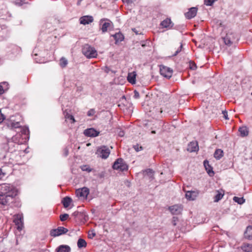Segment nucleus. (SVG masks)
Masks as SVG:
<instances>
[{
	"mask_svg": "<svg viewBox=\"0 0 252 252\" xmlns=\"http://www.w3.org/2000/svg\"><path fill=\"white\" fill-rule=\"evenodd\" d=\"M15 189L9 184H4L0 187V204L5 205L16 195Z\"/></svg>",
	"mask_w": 252,
	"mask_h": 252,
	"instance_id": "1",
	"label": "nucleus"
},
{
	"mask_svg": "<svg viewBox=\"0 0 252 252\" xmlns=\"http://www.w3.org/2000/svg\"><path fill=\"white\" fill-rule=\"evenodd\" d=\"M82 53L87 58H96L97 55L96 50L88 44H85L83 46Z\"/></svg>",
	"mask_w": 252,
	"mask_h": 252,
	"instance_id": "2",
	"label": "nucleus"
},
{
	"mask_svg": "<svg viewBox=\"0 0 252 252\" xmlns=\"http://www.w3.org/2000/svg\"><path fill=\"white\" fill-rule=\"evenodd\" d=\"M113 168L115 170L124 171L127 170L128 166L122 158H118L114 163Z\"/></svg>",
	"mask_w": 252,
	"mask_h": 252,
	"instance_id": "3",
	"label": "nucleus"
},
{
	"mask_svg": "<svg viewBox=\"0 0 252 252\" xmlns=\"http://www.w3.org/2000/svg\"><path fill=\"white\" fill-rule=\"evenodd\" d=\"M110 150L105 146L98 147L96 152V154L102 158H107L110 155Z\"/></svg>",
	"mask_w": 252,
	"mask_h": 252,
	"instance_id": "4",
	"label": "nucleus"
},
{
	"mask_svg": "<svg viewBox=\"0 0 252 252\" xmlns=\"http://www.w3.org/2000/svg\"><path fill=\"white\" fill-rule=\"evenodd\" d=\"M236 39L235 33L232 32H228L224 37H223V41L225 45L230 46Z\"/></svg>",
	"mask_w": 252,
	"mask_h": 252,
	"instance_id": "5",
	"label": "nucleus"
},
{
	"mask_svg": "<svg viewBox=\"0 0 252 252\" xmlns=\"http://www.w3.org/2000/svg\"><path fill=\"white\" fill-rule=\"evenodd\" d=\"M173 70L164 65L160 66V73L164 77L169 79L172 75Z\"/></svg>",
	"mask_w": 252,
	"mask_h": 252,
	"instance_id": "6",
	"label": "nucleus"
},
{
	"mask_svg": "<svg viewBox=\"0 0 252 252\" xmlns=\"http://www.w3.org/2000/svg\"><path fill=\"white\" fill-rule=\"evenodd\" d=\"M68 232V229L62 226L58 227L57 229H52L50 231V235L53 237H56L65 234Z\"/></svg>",
	"mask_w": 252,
	"mask_h": 252,
	"instance_id": "7",
	"label": "nucleus"
},
{
	"mask_svg": "<svg viewBox=\"0 0 252 252\" xmlns=\"http://www.w3.org/2000/svg\"><path fill=\"white\" fill-rule=\"evenodd\" d=\"M76 195L81 198H86L89 193V189L86 187L79 189L76 190Z\"/></svg>",
	"mask_w": 252,
	"mask_h": 252,
	"instance_id": "8",
	"label": "nucleus"
},
{
	"mask_svg": "<svg viewBox=\"0 0 252 252\" xmlns=\"http://www.w3.org/2000/svg\"><path fill=\"white\" fill-rule=\"evenodd\" d=\"M14 222L17 226V229L21 230L23 225V217L22 215L18 214L14 216Z\"/></svg>",
	"mask_w": 252,
	"mask_h": 252,
	"instance_id": "9",
	"label": "nucleus"
},
{
	"mask_svg": "<svg viewBox=\"0 0 252 252\" xmlns=\"http://www.w3.org/2000/svg\"><path fill=\"white\" fill-rule=\"evenodd\" d=\"M169 210L173 215H179L181 213L183 207L181 205H174L168 208Z\"/></svg>",
	"mask_w": 252,
	"mask_h": 252,
	"instance_id": "10",
	"label": "nucleus"
},
{
	"mask_svg": "<svg viewBox=\"0 0 252 252\" xmlns=\"http://www.w3.org/2000/svg\"><path fill=\"white\" fill-rule=\"evenodd\" d=\"M99 133V131L93 128H88L84 131V134L88 137H96L98 135Z\"/></svg>",
	"mask_w": 252,
	"mask_h": 252,
	"instance_id": "11",
	"label": "nucleus"
},
{
	"mask_svg": "<svg viewBox=\"0 0 252 252\" xmlns=\"http://www.w3.org/2000/svg\"><path fill=\"white\" fill-rule=\"evenodd\" d=\"M111 21L108 19H101L100 21V24L102 25L101 31L103 33L107 31L108 28L110 26Z\"/></svg>",
	"mask_w": 252,
	"mask_h": 252,
	"instance_id": "12",
	"label": "nucleus"
},
{
	"mask_svg": "<svg viewBox=\"0 0 252 252\" xmlns=\"http://www.w3.org/2000/svg\"><path fill=\"white\" fill-rule=\"evenodd\" d=\"M21 137V135L20 134H17L15 136H13L12 138V141H9L8 142V145L9 146H14L15 143L17 144H22L24 141H23V139L22 140L20 139H18Z\"/></svg>",
	"mask_w": 252,
	"mask_h": 252,
	"instance_id": "13",
	"label": "nucleus"
},
{
	"mask_svg": "<svg viewBox=\"0 0 252 252\" xmlns=\"http://www.w3.org/2000/svg\"><path fill=\"white\" fill-rule=\"evenodd\" d=\"M160 26L164 28L171 29L173 26V23L170 18H167L160 23Z\"/></svg>",
	"mask_w": 252,
	"mask_h": 252,
	"instance_id": "14",
	"label": "nucleus"
},
{
	"mask_svg": "<svg viewBox=\"0 0 252 252\" xmlns=\"http://www.w3.org/2000/svg\"><path fill=\"white\" fill-rule=\"evenodd\" d=\"M199 149L198 143L196 141H192L188 145L187 150L189 152L197 151Z\"/></svg>",
	"mask_w": 252,
	"mask_h": 252,
	"instance_id": "15",
	"label": "nucleus"
},
{
	"mask_svg": "<svg viewBox=\"0 0 252 252\" xmlns=\"http://www.w3.org/2000/svg\"><path fill=\"white\" fill-rule=\"evenodd\" d=\"M93 20L94 19L92 16H84L80 18V23L83 25H87L93 22Z\"/></svg>",
	"mask_w": 252,
	"mask_h": 252,
	"instance_id": "16",
	"label": "nucleus"
},
{
	"mask_svg": "<svg viewBox=\"0 0 252 252\" xmlns=\"http://www.w3.org/2000/svg\"><path fill=\"white\" fill-rule=\"evenodd\" d=\"M198 194L197 191H188L186 193V197L188 200H194Z\"/></svg>",
	"mask_w": 252,
	"mask_h": 252,
	"instance_id": "17",
	"label": "nucleus"
},
{
	"mask_svg": "<svg viewBox=\"0 0 252 252\" xmlns=\"http://www.w3.org/2000/svg\"><path fill=\"white\" fill-rule=\"evenodd\" d=\"M197 9L196 7H191L189 11L185 13V16L187 18L189 19L194 17L197 13Z\"/></svg>",
	"mask_w": 252,
	"mask_h": 252,
	"instance_id": "18",
	"label": "nucleus"
},
{
	"mask_svg": "<svg viewBox=\"0 0 252 252\" xmlns=\"http://www.w3.org/2000/svg\"><path fill=\"white\" fill-rule=\"evenodd\" d=\"M136 73L133 71L128 74L127 79L130 83L134 84L136 83Z\"/></svg>",
	"mask_w": 252,
	"mask_h": 252,
	"instance_id": "19",
	"label": "nucleus"
},
{
	"mask_svg": "<svg viewBox=\"0 0 252 252\" xmlns=\"http://www.w3.org/2000/svg\"><path fill=\"white\" fill-rule=\"evenodd\" d=\"M244 236L246 238L252 240V226H248L244 233Z\"/></svg>",
	"mask_w": 252,
	"mask_h": 252,
	"instance_id": "20",
	"label": "nucleus"
},
{
	"mask_svg": "<svg viewBox=\"0 0 252 252\" xmlns=\"http://www.w3.org/2000/svg\"><path fill=\"white\" fill-rule=\"evenodd\" d=\"M112 36L114 38L116 44L122 41L124 39V35L121 32H117Z\"/></svg>",
	"mask_w": 252,
	"mask_h": 252,
	"instance_id": "21",
	"label": "nucleus"
},
{
	"mask_svg": "<svg viewBox=\"0 0 252 252\" xmlns=\"http://www.w3.org/2000/svg\"><path fill=\"white\" fill-rule=\"evenodd\" d=\"M204 165L205 167V169L207 172V173L209 174L210 176H212L214 174V172L212 170V167L210 166L209 164V162L207 160H205L204 161Z\"/></svg>",
	"mask_w": 252,
	"mask_h": 252,
	"instance_id": "22",
	"label": "nucleus"
},
{
	"mask_svg": "<svg viewBox=\"0 0 252 252\" xmlns=\"http://www.w3.org/2000/svg\"><path fill=\"white\" fill-rule=\"evenodd\" d=\"M71 202V198L67 196H66L64 198H63V200H62V203L64 208H67L68 207H69Z\"/></svg>",
	"mask_w": 252,
	"mask_h": 252,
	"instance_id": "23",
	"label": "nucleus"
},
{
	"mask_svg": "<svg viewBox=\"0 0 252 252\" xmlns=\"http://www.w3.org/2000/svg\"><path fill=\"white\" fill-rule=\"evenodd\" d=\"M239 131L240 133L241 136L244 137L246 136L249 134L248 129L246 126H242L239 128Z\"/></svg>",
	"mask_w": 252,
	"mask_h": 252,
	"instance_id": "24",
	"label": "nucleus"
},
{
	"mask_svg": "<svg viewBox=\"0 0 252 252\" xmlns=\"http://www.w3.org/2000/svg\"><path fill=\"white\" fill-rule=\"evenodd\" d=\"M223 151L221 149H217L214 153V157L217 159H220L223 156Z\"/></svg>",
	"mask_w": 252,
	"mask_h": 252,
	"instance_id": "25",
	"label": "nucleus"
},
{
	"mask_svg": "<svg viewBox=\"0 0 252 252\" xmlns=\"http://www.w3.org/2000/svg\"><path fill=\"white\" fill-rule=\"evenodd\" d=\"M70 249L67 246L62 245L57 249V252H70Z\"/></svg>",
	"mask_w": 252,
	"mask_h": 252,
	"instance_id": "26",
	"label": "nucleus"
},
{
	"mask_svg": "<svg viewBox=\"0 0 252 252\" xmlns=\"http://www.w3.org/2000/svg\"><path fill=\"white\" fill-rule=\"evenodd\" d=\"M242 249L246 252H252V245L244 244L242 246Z\"/></svg>",
	"mask_w": 252,
	"mask_h": 252,
	"instance_id": "27",
	"label": "nucleus"
},
{
	"mask_svg": "<svg viewBox=\"0 0 252 252\" xmlns=\"http://www.w3.org/2000/svg\"><path fill=\"white\" fill-rule=\"evenodd\" d=\"M77 246L80 249L85 248L87 246V243L85 240L80 238L77 242Z\"/></svg>",
	"mask_w": 252,
	"mask_h": 252,
	"instance_id": "28",
	"label": "nucleus"
},
{
	"mask_svg": "<svg viewBox=\"0 0 252 252\" xmlns=\"http://www.w3.org/2000/svg\"><path fill=\"white\" fill-rule=\"evenodd\" d=\"M233 199L235 202H237L239 204H242L245 201V199H244L243 197H238L234 196L233 197Z\"/></svg>",
	"mask_w": 252,
	"mask_h": 252,
	"instance_id": "29",
	"label": "nucleus"
},
{
	"mask_svg": "<svg viewBox=\"0 0 252 252\" xmlns=\"http://www.w3.org/2000/svg\"><path fill=\"white\" fill-rule=\"evenodd\" d=\"M8 126L11 128H19L20 127V123L19 122H10L8 124Z\"/></svg>",
	"mask_w": 252,
	"mask_h": 252,
	"instance_id": "30",
	"label": "nucleus"
},
{
	"mask_svg": "<svg viewBox=\"0 0 252 252\" xmlns=\"http://www.w3.org/2000/svg\"><path fill=\"white\" fill-rule=\"evenodd\" d=\"M67 60L65 58L63 57L61 59L60 64L61 67H64L67 64Z\"/></svg>",
	"mask_w": 252,
	"mask_h": 252,
	"instance_id": "31",
	"label": "nucleus"
},
{
	"mask_svg": "<svg viewBox=\"0 0 252 252\" xmlns=\"http://www.w3.org/2000/svg\"><path fill=\"white\" fill-rule=\"evenodd\" d=\"M64 117L66 120H69L72 121L71 123H74L75 122L74 117L72 115L68 114L67 113L64 114Z\"/></svg>",
	"mask_w": 252,
	"mask_h": 252,
	"instance_id": "32",
	"label": "nucleus"
},
{
	"mask_svg": "<svg viewBox=\"0 0 252 252\" xmlns=\"http://www.w3.org/2000/svg\"><path fill=\"white\" fill-rule=\"evenodd\" d=\"M223 194L221 193L218 192L217 194L215 196V202H218L223 197Z\"/></svg>",
	"mask_w": 252,
	"mask_h": 252,
	"instance_id": "33",
	"label": "nucleus"
},
{
	"mask_svg": "<svg viewBox=\"0 0 252 252\" xmlns=\"http://www.w3.org/2000/svg\"><path fill=\"white\" fill-rule=\"evenodd\" d=\"M81 168L83 171H87L88 172H90L92 171V169L87 165L82 166Z\"/></svg>",
	"mask_w": 252,
	"mask_h": 252,
	"instance_id": "34",
	"label": "nucleus"
},
{
	"mask_svg": "<svg viewBox=\"0 0 252 252\" xmlns=\"http://www.w3.org/2000/svg\"><path fill=\"white\" fill-rule=\"evenodd\" d=\"M69 217V215L67 214H64L63 215H61L60 218L62 221H64L66 220Z\"/></svg>",
	"mask_w": 252,
	"mask_h": 252,
	"instance_id": "35",
	"label": "nucleus"
},
{
	"mask_svg": "<svg viewBox=\"0 0 252 252\" xmlns=\"http://www.w3.org/2000/svg\"><path fill=\"white\" fill-rule=\"evenodd\" d=\"M95 113V111L94 109H91L88 111V112L87 113V115L88 116H92L94 115Z\"/></svg>",
	"mask_w": 252,
	"mask_h": 252,
	"instance_id": "36",
	"label": "nucleus"
},
{
	"mask_svg": "<svg viewBox=\"0 0 252 252\" xmlns=\"http://www.w3.org/2000/svg\"><path fill=\"white\" fill-rule=\"evenodd\" d=\"M133 148L136 152H139L143 150L142 147L139 146L138 145L134 146Z\"/></svg>",
	"mask_w": 252,
	"mask_h": 252,
	"instance_id": "37",
	"label": "nucleus"
},
{
	"mask_svg": "<svg viewBox=\"0 0 252 252\" xmlns=\"http://www.w3.org/2000/svg\"><path fill=\"white\" fill-rule=\"evenodd\" d=\"M95 236V233L93 231H92L91 232H89L88 237L89 238L92 239Z\"/></svg>",
	"mask_w": 252,
	"mask_h": 252,
	"instance_id": "38",
	"label": "nucleus"
},
{
	"mask_svg": "<svg viewBox=\"0 0 252 252\" xmlns=\"http://www.w3.org/2000/svg\"><path fill=\"white\" fill-rule=\"evenodd\" d=\"M182 45L181 44L180 45V46L179 47V48L176 51L175 53H174V54L173 55L174 56H176L177 55H178V54L179 53H180L181 52V51L182 50Z\"/></svg>",
	"mask_w": 252,
	"mask_h": 252,
	"instance_id": "39",
	"label": "nucleus"
},
{
	"mask_svg": "<svg viewBox=\"0 0 252 252\" xmlns=\"http://www.w3.org/2000/svg\"><path fill=\"white\" fill-rule=\"evenodd\" d=\"M139 96H139V93H138L137 91L135 90V91H134V96H133V97H134L135 98L137 99V98H139Z\"/></svg>",
	"mask_w": 252,
	"mask_h": 252,
	"instance_id": "40",
	"label": "nucleus"
},
{
	"mask_svg": "<svg viewBox=\"0 0 252 252\" xmlns=\"http://www.w3.org/2000/svg\"><path fill=\"white\" fill-rule=\"evenodd\" d=\"M4 119L5 117L4 115L1 113V111H0V124L1 123Z\"/></svg>",
	"mask_w": 252,
	"mask_h": 252,
	"instance_id": "41",
	"label": "nucleus"
},
{
	"mask_svg": "<svg viewBox=\"0 0 252 252\" xmlns=\"http://www.w3.org/2000/svg\"><path fill=\"white\" fill-rule=\"evenodd\" d=\"M144 172L146 173L147 174H149L150 175H151V176L153 175V172L152 170L150 169H148L146 170Z\"/></svg>",
	"mask_w": 252,
	"mask_h": 252,
	"instance_id": "42",
	"label": "nucleus"
},
{
	"mask_svg": "<svg viewBox=\"0 0 252 252\" xmlns=\"http://www.w3.org/2000/svg\"><path fill=\"white\" fill-rule=\"evenodd\" d=\"M196 67V65L193 63H190V68L191 69H194Z\"/></svg>",
	"mask_w": 252,
	"mask_h": 252,
	"instance_id": "43",
	"label": "nucleus"
},
{
	"mask_svg": "<svg viewBox=\"0 0 252 252\" xmlns=\"http://www.w3.org/2000/svg\"><path fill=\"white\" fill-rule=\"evenodd\" d=\"M222 113L223 114L224 117L226 120L228 119L227 112L226 111H222Z\"/></svg>",
	"mask_w": 252,
	"mask_h": 252,
	"instance_id": "44",
	"label": "nucleus"
},
{
	"mask_svg": "<svg viewBox=\"0 0 252 252\" xmlns=\"http://www.w3.org/2000/svg\"><path fill=\"white\" fill-rule=\"evenodd\" d=\"M5 175V173H3L2 170L0 168V179L2 178Z\"/></svg>",
	"mask_w": 252,
	"mask_h": 252,
	"instance_id": "45",
	"label": "nucleus"
},
{
	"mask_svg": "<svg viewBox=\"0 0 252 252\" xmlns=\"http://www.w3.org/2000/svg\"><path fill=\"white\" fill-rule=\"evenodd\" d=\"M123 2H126L127 3H131L134 2L135 0H122Z\"/></svg>",
	"mask_w": 252,
	"mask_h": 252,
	"instance_id": "46",
	"label": "nucleus"
},
{
	"mask_svg": "<svg viewBox=\"0 0 252 252\" xmlns=\"http://www.w3.org/2000/svg\"><path fill=\"white\" fill-rule=\"evenodd\" d=\"M4 93V90L3 89L2 86L0 83V94H2Z\"/></svg>",
	"mask_w": 252,
	"mask_h": 252,
	"instance_id": "47",
	"label": "nucleus"
},
{
	"mask_svg": "<svg viewBox=\"0 0 252 252\" xmlns=\"http://www.w3.org/2000/svg\"><path fill=\"white\" fill-rule=\"evenodd\" d=\"M176 220H177V218H176V217H173V224H174V225H176L175 221H176Z\"/></svg>",
	"mask_w": 252,
	"mask_h": 252,
	"instance_id": "48",
	"label": "nucleus"
},
{
	"mask_svg": "<svg viewBox=\"0 0 252 252\" xmlns=\"http://www.w3.org/2000/svg\"><path fill=\"white\" fill-rule=\"evenodd\" d=\"M124 135V132L123 131H120V133H119V136L122 137Z\"/></svg>",
	"mask_w": 252,
	"mask_h": 252,
	"instance_id": "49",
	"label": "nucleus"
},
{
	"mask_svg": "<svg viewBox=\"0 0 252 252\" xmlns=\"http://www.w3.org/2000/svg\"><path fill=\"white\" fill-rule=\"evenodd\" d=\"M64 155L65 156H67L68 155V151L66 149L64 150Z\"/></svg>",
	"mask_w": 252,
	"mask_h": 252,
	"instance_id": "50",
	"label": "nucleus"
},
{
	"mask_svg": "<svg viewBox=\"0 0 252 252\" xmlns=\"http://www.w3.org/2000/svg\"><path fill=\"white\" fill-rule=\"evenodd\" d=\"M82 0H78V4H80V2L82 1Z\"/></svg>",
	"mask_w": 252,
	"mask_h": 252,
	"instance_id": "51",
	"label": "nucleus"
},
{
	"mask_svg": "<svg viewBox=\"0 0 252 252\" xmlns=\"http://www.w3.org/2000/svg\"><path fill=\"white\" fill-rule=\"evenodd\" d=\"M152 133H155L156 132H155V131H152Z\"/></svg>",
	"mask_w": 252,
	"mask_h": 252,
	"instance_id": "52",
	"label": "nucleus"
},
{
	"mask_svg": "<svg viewBox=\"0 0 252 252\" xmlns=\"http://www.w3.org/2000/svg\"><path fill=\"white\" fill-rule=\"evenodd\" d=\"M9 151H10V152H13V150H9Z\"/></svg>",
	"mask_w": 252,
	"mask_h": 252,
	"instance_id": "53",
	"label": "nucleus"
},
{
	"mask_svg": "<svg viewBox=\"0 0 252 252\" xmlns=\"http://www.w3.org/2000/svg\"><path fill=\"white\" fill-rule=\"evenodd\" d=\"M135 32L136 34H138L137 32L135 31Z\"/></svg>",
	"mask_w": 252,
	"mask_h": 252,
	"instance_id": "54",
	"label": "nucleus"
},
{
	"mask_svg": "<svg viewBox=\"0 0 252 252\" xmlns=\"http://www.w3.org/2000/svg\"><path fill=\"white\" fill-rule=\"evenodd\" d=\"M27 137V135H26V137H25V139H26Z\"/></svg>",
	"mask_w": 252,
	"mask_h": 252,
	"instance_id": "55",
	"label": "nucleus"
},
{
	"mask_svg": "<svg viewBox=\"0 0 252 252\" xmlns=\"http://www.w3.org/2000/svg\"><path fill=\"white\" fill-rule=\"evenodd\" d=\"M27 137V135H26V137H25V139H26Z\"/></svg>",
	"mask_w": 252,
	"mask_h": 252,
	"instance_id": "56",
	"label": "nucleus"
}]
</instances>
